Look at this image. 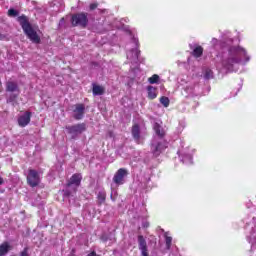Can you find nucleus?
I'll return each mask as SVG.
<instances>
[{
  "label": "nucleus",
  "instance_id": "nucleus-14",
  "mask_svg": "<svg viewBox=\"0 0 256 256\" xmlns=\"http://www.w3.org/2000/svg\"><path fill=\"white\" fill-rule=\"evenodd\" d=\"M81 179H83V176L81 174H74L68 183V187H71L72 185H75V187H79L81 185Z\"/></svg>",
  "mask_w": 256,
  "mask_h": 256
},
{
  "label": "nucleus",
  "instance_id": "nucleus-18",
  "mask_svg": "<svg viewBox=\"0 0 256 256\" xmlns=\"http://www.w3.org/2000/svg\"><path fill=\"white\" fill-rule=\"evenodd\" d=\"M92 93L93 95L97 96V95H103V93H105V88H103V86H99V85H93V89H92Z\"/></svg>",
  "mask_w": 256,
  "mask_h": 256
},
{
  "label": "nucleus",
  "instance_id": "nucleus-24",
  "mask_svg": "<svg viewBox=\"0 0 256 256\" xmlns=\"http://www.w3.org/2000/svg\"><path fill=\"white\" fill-rule=\"evenodd\" d=\"M203 75H204V79H213V70L206 68L204 70Z\"/></svg>",
  "mask_w": 256,
  "mask_h": 256
},
{
  "label": "nucleus",
  "instance_id": "nucleus-12",
  "mask_svg": "<svg viewBox=\"0 0 256 256\" xmlns=\"http://www.w3.org/2000/svg\"><path fill=\"white\" fill-rule=\"evenodd\" d=\"M83 115H85V105L83 104H76L74 109L73 117L77 121H79Z\"/></svg>",
  "mask_w": 256,
  "mask_h": 256
},
{
  "label": "nucleus",
  "instance_id": "nucleus-27",
  "mask_svg": "<svg viewBox=\"0 0 256 256\" xmlns=\"http://www.w3.org/2000/svg\"><path fill=\"white\" fill-rule=\"evenodd\" d=\"M106 197H107V194H105L104 191H101L98 193V201H100V203H105Z\"/></svg>",
  "mask_w": 256,
  "mask_h": 256
},
{
  "label": "nucleus",
  "instance_id": "nucleus-13",
  "mask_svg": "<svg viewBox=\"0 0 256 256\" xmlns=\"http://www.w3.org/2000/svg\"><path fill=\"white\" fill-rule=\"evenodd\" d=\"M138 245L139 250L141 251L142 256H149V253L147 252V241L143 236H138Z\"/></svg>",
  "mask_w": 256,
  "mask_h": 256
},
{
  "label": "nucleus",
  "instance_id": "nucleus-8",
  "mask_svg": "<svg viewBox=\"0 0 256 256\" xmlns=\"http://www.w3.org/2000/svg\"><path fill=\"white\" fill-rule=\"evenodd\" d=\"M184 93H186L187 97H195L199 95V84L195 81L188 82L184 87Z\"/></svg>",
  "mask_w": 256,
  "mask_h": 256
},
{
  "label": "nucleus",
  "instance_id": "nucleus-28",
  "mask_svg": "<svg viewBox=\"0 0 256 256\" xmlns=\"http://www.w3.org/2000/svg\"><path fill=\"white\" fill-rule=\"evenodd\" d=\"M8 15H9V17H17V15H19V13L15 9H9Z\"/></svg>",
  "mask_w": 256,
  "mask_h": 256
},
{
  "label": "nucleus",
  "instance_id": "nucleus-22",
  "mask_svg": "<svg viewBox=\"0 0 256 256\" xmlns=\"http://www.w3.org/2000/svg\"><path fill=\"white\" fill-rule=\"evenodd\" d=\"M50 11L54 13H59V1L54 0L50 3Z\"/></svg>",
  "mask_w": 256,
  "mask_h": 256
},
{
  "label": "nucleus",
  "instance_id": "nucleus-30",
  "mask_svg": "<svg viewBox=\"0 0 256 256\" xmlns=\"http://www.w3.org/2000/svg\"><path fill=\"white\" fill-rule=\"evenodd\" d=\"M90 9L93 11V9H97V3L90 4Z\"/></svg>",
  "mask_w": 256,
  "mask_h": 256
},
{
  "label": "nucleus",
  "instance_id": "nucleus-9",
  "mask_svg": "<svg viewBox=\"0 0 256 256\" xmlns=\"http://www.w3.org/2000/svg\"><path fill=\"white\" fill-rule=\"evenodd\" d=\"M129 175V172L125 168H120L113 177L115 185H123L125 183V177Z\"/></svg>",
  "mask_w": 256,
  "mask_h": 256
},
{
  "label": "nucleus",
  "instance_id": "nucleus-34",
  "mask_svg": "<svg viewBox=\"0 0 256 256\" xmlns=\"http://www.w3.org/2000/svg\"><path fill=\"white\" fill-rule=\"evenodd\" d=\"M0 185H3V178L0 177Z\"/></svg>",
  "mask_w": 256,
  "mask_h": 256
},
{
  "label": "nucleus",
  "instance_id": "nucleus-3",
  "mask_svg": "<svg viewBox=\"0 0 256 256\" xmlns=\"http://www.w3.org/2000/svg\"><path fill=\"white\" fill-rule=\"evenodd\" d=\"M131 41L126 45L127 59L132 65L139 63V38L135 34L130 33Z\"/></svg>",
  "mask_w": 256,
  "mask_h": 256
},
{
  "label": "nucleus",
  "instance_id": "nucleus-6",
  "mask_svg": "<svg viewBox=\"0 0 256 256\" xmlns=\"http://www.w3.org/2000/svg\"><path fill=\"white\" fill-rule=\"evenodd\" d=\"M65 129L67 133L72 137V139H76V137H79V135H81V133H83L87 127L85 126V123H81L72 126H66Z\"/></svg>",
  "mask_w": 256,
  "mask_h": 256
},
{
  "label": "nucleus",
  "instance_id": "nucleus-2",
  "mask_svg": "<svg viewBox=\"0 0 256 256\" xmlns=\"http://www.w3.org/2000/svg\"><path fill=\"white\" fill-rule=\"evenodd\" d=\"M162 122H155L154 123V131L156 136L154 137L152 144H151V151L155 157H159L165 149H167V140H165V129L161 126Z\"/></svg>",
  "mask_w": 256,
  "mask_h": 256
},
{
  "label": "nucleus",
  "instance_id": "nucleus-29",
  "mask_svg": "<svg viewBox=\"0 0 256 256\" xmlns=\"http://www.w3.org/2000/svg\"><path fill=\"white\" fill-rule=\"evenodd\" d=\"M17 99V95H12L8 98V103H13Z\"/></svg>",
  "mask_w": 256,
  "mask_h": 256
},
{
  "label": "nucleus",
  "instance_id": "nucleus-11",
  "mask_svg": "<svg viewBox=\"0 0 256 256\" xmlns=\"http://www.w3.org/2000/svg\"><path fill=\"white\" fill-rule=\"evenodd\" d=\"M31 123V112H25L18 118V125L20 127H27Z\"/></svg>",
  "mask_w": 256,
  "mask_h": 256
},
{
  "label": "nucleus",
  "instance_id": "nucleus-1",
  "mask_svg": "<svg viewBox=\"0 0 256 256\" xmlns=\"http://www.w3.org/2000/svg\"><path fill=\"white\" fill-rule=\"evenodd\" d=\"M211 45L216 51H220L214 58L218 73H237L239 65H247L251 61V55L241 45H233L231 33H226L221 40L212 38Z\"/></svg>",
  "mask_w": 256,
  "mask_h": 256
},
{
  "label": "nucleus",
  "instance_id": "nucleus-20",
  "mask_svg": "<svg viewBox=\"0 0 256 256\" xmlns=\"http://www.w3.org/2000/svg\"><path fill=\"white\" fill-rule=\"evenodd\" d=\"M132 135H133V138H134L136 141H139V137H140L139 125H134V126L132 127Z\"/></svg>",
  "mask_w": 256,
  "mask_h": 256
},
{
  "label": "nucleus",
  "instance_id": "nucleus-21",
  "mask_svg": "<svg viewBox=\"0 0 256 256\" xmlns=\"http://www.w3.org/2000/svg\"><path fill=\"white\" fill-rule=\"evenodd\" d=\"M164 237H165L166 248L171 249V244L173 243V237L169 236V232H166L164 234Z\"/></svg>",
  "mask_w": 256,
  "mask_h": 256
},
{
  "label": "nucleus",
  "instance_id": "nucleus-15",
  "mask_svg": "<svg viewBox=\"0 0 256 256\" xmlns=\"http://www.w3.org/2000/svg\"><path fill=\"white\" fill-rule=\"evenodd\" d=\"M11 251V245L9 243L5 242L0 245V256H5Z\"/></svg>",
  "mask_w": 256,
  "mask_h": 256
},
{
  "label": "nucleus",
  "instance_id": "nucleus-25",
  "mask_svg": "<svg viewBox=\"0 0 256 256\" xmlns=\"http://www.w3.org/2000/svg\"><path fill=\"white\" fill-rule=\"evenodd\" d=\"M160 103H161V105H163V107H169V103H171V101L169 100V97L162 96L160 98Z\"/></svg>",
  "mask_w": 256,
  "mask_h": 256
},
{
  "label": "nucleus",
  "instance_id": "nucleus-7",
  "mask_svg": "<svg viewBox=\"0 0 256 256\" xmlns=\"http://www.w3.org/2000/svg\"><path fill=\"white\" fill-rule=\"evenodd\" d=\"M87 23H89V19L85 13H78L72 16V25L74 27H87Z\"/></svg>",
  "mask_w": 256,
  "mask_h": 256
},
{
  "label": "nucleus",
  "instance_id": "nucleus-33",
  "mask_svg": "<svg viewBox=\"0 0 256 256\" xmlns=\"http://www.w3.org/2000/svg\"><path fill=\"white\" fill-rule=\"evenodd\" d=\"M65 23V18H62L61 20H60V22H59V25L61 26V25H63Z\"/></svg>",
  "mask_w": 256,
  "mask_h": 256
},
{
  "label": "nucleus",
  "instance_id": "nucleus-10",
  "mask_svg": "<svg viewBox=\"0 0 256 256\" xmlns=\"http://www.w3.org/2000/svg\"><path fill=\"white\" fill-rule=\"evenodd\" d=\"M27 181L30 187H37L39 185L41 178H39V172L37 170H29L27 175Z\"/></svg>",
  "mask_w": 256,
  "mask_h": 256
},
{
  "label": "nucleus",
  "instance_id": "nucleus-5",
  "mask_svg": "<svg viewBox=\"0 0 256 256\" xmlns=\"http://www.w3.org/2000/svg\"><path fill=\"white\" fill-rule=\"evenodd\" d=\"M195 153V149L192 148H184L178 151V155L184 163V165H192L193 164V154Z\"/></svg>",
  "mask_w": 256,
  "mask_h": 256
},
{
  "label": "nucleus",
  "instance_id": "nucleus-31",
  "mask_svg": "<svg viewBox=\"0 0 256 256\" xmlns=\"http://www.w3.org/2000/svg\"><path fill=\"white\" fill-rule=\"evenodd\" d=\"M21 256H29L27 253V248L24 249V251L21 253Z\"/></svg>",
  "mask_w": 256,
  "mask_h": 256
},
{
  "label": "nucleus",
  "instance_id": "nucleus-4",
  "mask_svg": "<svg viewBox=\"0 0 256 256\" xmlns=\"http://www.w3.org/2000/svg\"><path fill=\"white\" fill-rule=\"evenodd\" d=\"M18 21L25 35H27L28 39H30L32 43H36L37 45H39V43H41V38L39 37V34H37V31H35V29H33V26H31V24L29 23L27 16L18 17Z\"/></svg>",
  "mask_w": 256,
  "mask_h": 256
},
{
  "label": "nucleus",
  "instance_id": "nucleus-19",
  "mask_svg": "<svg viewBox=\"0 0 256 256\" xmlns=\"http://www.w3.org/2000/svg\"><path fill=\"white\" fill-rule=\"evenodd\" d=\"M6 89H7V91H10V93L19 91V88L17 87V83H15V82H7Z\"/></svg>",
  "mask_w": 256,
  "mask_h": 256
},
{
  "label": "nucleus",
  "instance_id": "nucleus-17",
  "mask_svg": "<svg viewBox=\"0 0 256 256\" xmlns=\"http://www.w3.org/2000/svg\"><path fill=\"white\" fill-rule=\"evenodd\" d=\"M147 91H148V99H157V88L153 86H148Z\"/></svg>",
  "mask_w": 256,
  "mask_h": 256
},
{
  "label": "nucleus",
  "instance_id": "nucleus-26",
  "mask_svg": "<svg viewBox=\"0 0 256 256\" xmlns=\"http://www.w3.org/2000/svg\"><path fill=\"white\" fill-rule=\"evenodd\" d=\"M151 85H155V83H159V75L154 74L148 79Z\"/></svg>",
  "mask_w": 256,
  "mask_h": 256
},
{
  "label": "nucleus",
  "instance_id": "nucleus-32",
  "mask_svg": "<svg viewBox=\"0 0 256 256\" xmlns=\"http://www.w3.org/2000/svg\"><path fill=\"white\" fill-rule=\"evenodd\" d=\"M142 227H144L145 229H147V227H149V222H143Z\"/></svg>",
  "mask_w": 256,
  "mask_h": 256
},
{
  "label": "nucleus",
  "instance_id": "nucleus-16",
  "mask_svg": "<svg viewBox=\"0 0 256 256\" xmlns=\"http://www.w3.org/2000/svg\"><path fill=\"white\" fill-rule=\"evenodd\" d=\"M92 29L97 33H105V28H103V21L98 23L94 21Z\"/></svg>",
  "mask_w": 256,
  "mask_h": 256
},
{
  "label": "nucleus",
  "instance_id": "nucleus-23",
  "mask_svg": "<svg viewBox=\"0 0 256 256\" xmlns=\"http://www.w3.org/2000/svg\"><path fill=\"white\" fill-rule=\"evenodd\" d=\"M193 55H194V57H201V55H203V47L197 46V47L193 50Z\"/></svg>",
  "mask_w": 256,
  "mask_h": 256
}]
</instances>
